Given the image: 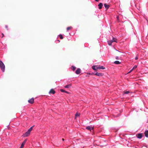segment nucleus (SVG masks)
Wrapping results in <instances>:
<instances>
[{
  "label": "nucleus",
  "instance_id": "1",
  "mask_svg": "<svg viewBox=\"0 0 148 148\" xmlns=\"http://www.w3.org/2000/svg\"><path fill=\"white\" fill-rule=\"evenodd\" d=\"M0 67L3 72H4L5 71V66L2 62L0 60Z\"/></svg>",
  "mask_w": 148,
  "mask_h": 148
},
{
  "label": "nucleus",
  "instance_id": "2",
  "mask_svg": "<svg viewBox=\"0 0 148 148\" xmlns=\"http://www.w3.org/2000/svg\"><path fill=\"white\" fill-rule=\"evenodd\" d=\"M30 133V132L27 131L24 134H23V136L24 137H27L29 135Z\"/></svg>",
  "mask_w": 148,
  "mask_h": 148
},
{
  "label": "nucleus",
  "instance_id": "3",
  "mask_svg": "<svg viewBox=\"0 0 148 148\" xmlns=\"http://www.w3.org/2000/svg\"><path fill=\"white\" fill-rule=\"evenodd\" d=\"M27 140V139H26L24 140L23 142V143L21 144L20 148H23L24 145L25 144Z\"/></svg>",
  "mask_w": 148,
  "mask_h": 148
},
{
  "label": "nucleus",
  "instance_id": "4",
  "mask_svg": "<svg viewBox=\"0 0 148 148\" xmlns=\"http://www.w3.org/2000/svg\"><path fill=\"white\" fill-rule=\"evenodd\" d=\"M92 69L94 70H97L99 69V66L97 65L93 66L92 67Z\"/></svg>",
  "mask_w": 148,
  "mask_h": 148
},
{
  "label": "nucleus",
  "instance_id": "5",
  "mask_svg": "<svg viewBox=\"0 0 148 148\" xmlns=\"http://www.w3.org/2000/svg\"><path fill=\"white\" fill-rule=\"evenodd\" d=\"M142 133H139L137 134V137L139 139H141L142 137Z\"/></svg>",
  "mask_w": 148,
  "mask_h": 148
},
{
  "label": "nucleus",
  "instance_id": "6",
  "mask_svg": "<svg viewBox=\"0 0 148 148\" xmlns=\"http://www.w3.org/2000/svg\"><path fill=\"white\" fill-rule=\"evenodd\" d=\"M55 93H56L55 91L53 89H51L49 92V94H54Z\"/></svg>",
  "mask_w": 148,
  "mask_h": 148
},
{
  "label": "nucleus",
  "instance_id": "7",
  "mask_svg": "<svg viewBox=\"0 0 148 148\" xmlns=\"http://www.w3.org/2000/svg\"><path fill=\"white\" fill-rule=\"evenodd\" d=\"M28 102L32 104L34 102V99L33 98H32L28 100Z\"/></svg>",
  "mask_w": 148,
  "mask_h": 148
},
{
  "label": "nucleus",
  "instance_id": "8",
  "mask_svg": "<svg viewBox=\"0 0 148 148\" xmlns=\"http://www.w3.org/2000/svg\"><path fill=\"white\" fill-rule=\"evenodd\" d=\"M95 75L97 76H102L103 75V74L102 73H98L97 72L95 73Z\"/></svg>",
  "mask_w": 148,
  "mask_h": 148
},
{
  "label": "nucleus",
  "instance_id": "9",
  "mask_svg": "<svg viewBox=\"0 0 148 148\" xmlns=\"http://www.w3.org/2000/svg\"><path fill=\"white\" fill-rule=\"evenodd\" d=\"M81 69L79 68H78L75 71V73L77 74H79L80 73Z\"/></svg>",
  "mask_w": 148,
  "mask_h": 148
},
{
  "label": "nucleus",
  "instance_id": "10",
  "mask_svg": "<svg viewBox=\"0 0 148 148\" xmlns=\"http://www.w3.org/2000/svg\"><path fill=\"white\" fill-rule=\"evenodd\" d=\"M86 129L88 130H91L93 129V127L90 126H88L86 127Z\"/></svg>",
  "mask_w": 148,
  "mask_h": 148
},
{
  "label": "nucleus",
  "instance_id": "11",
  "mask_svg": "<svg viewBox=\"0 0 148 148\" xmlns=\"http://www.w3.org/2000/svg\"><path fill=\"white\" fill-rule=\"evenodd\" d=\"M103 5V4L101 3H100L98 5V6H99V8L100 9H101L102 8V6Z\"/></svg>",
  "mask_w": 148,
  "mask_h": 148
},
{
  "label": "nucleus",
  "instance_id": "12",
  "mask_svg": "<svg viewBox=\"0 0 148 148\" xmlns=\"http://www.w3.org/2000/svg\"><path fill=\"white\" fill-rule=\"evenodd\" d=\"M111 41H112V43L113 42H117L116 41V39L114 38L113 37L112 38V40H110Z\"/></svg>",
  "mask_w": 148,
  "mask_h": 148
},
{
  "label": "nucleus",
  "instance_id": "13",
  "mask_svg": "<svg viewBox=\"0 0 148 148\" xmlns=\"http://www.w3.org/2000/svg\"><path fill=\"white\" fill-rule=\"evenodd\" d=\"M145 136L146 137L148 138V130H146L145 132Z\"/></svg>",
  "mask_w": 148,
  "mask_h": 148
},
{
  "label": "nucleus",
  "instance_id": "14",
  "mask_svg": "<svg viewBox=\"0 0 148 148\" xmlns=\"http://www.w3.org/2000/svg\"><path fill=\"white\" fill-rule=\"evenodd\" d=\"M104 6L105 7L106 9H108L109 7V5H107L106 3L104 4Z\"/></svg>",
  "mask_w": 148,
  "mask_h": 148
},
{
  "label": "nucleus",
  "instance_id": "15",
  "mask_svg": "<svg viewBox=\"0 0 148 148\" xmlns=\"http://www.w3.org/2000/svg\"><path fill=\"white\" fill-rule=\"evenodd\" d=\"M71 86V84H69L68 85H67L65 86H64V88H69Z\"/></svg>",
  "mask_w": 148,
  "mask_h": 148
},
{
  "label": "nucleus",
  "instance_id": "16",
  "mask_svg": "<svg viewBox=\"0 0 148 148\" xmlns=\"http://www.w3.org/2000/svg\"><path fill=\"white\" fill-rule=\"evenodd\" d=\"M72 28V27H71V26H70V27H67V28H66V31L67 32H68V31L70 29H71Z\"/></svg>",
  "mask_w": 148,
  "mask_h": 148
},
{
  "label": "nucleus",
  "instance_id": "17",
  "mask_svg": "<svg viewBox=\"0 0 148 148\" xmlns=\"http://www.w3.org/2000/svg\"><path fill=\"white\" fill-rule=\"evenodd\" d=\"M108 44L109 45H110V46H111L112 45V41H111V40H109L108 41Z\"/></svg>",
  "mask_w": 148,
  "mask_h": 148
},
{
  "label": "nucleus",
  "instance_id": "18",
  "mask_svg": "<svg viewBox=\"0 0 148 148\" xmlns=\"http://www.w3.org/2000/svg\"><path fill=\"white\" fill-rule=\"evenodd\" d=\"M105 69V68L103 66H99V69Z\"/></svg>",
  "mask_w": 148,
  "mask_h": 148
},
{
  "label": "nucleus",
  "instance_id": "19",
  "mask_svg": "<svg viewBox=\"0 0 148 148\" xmlns=\"http://www.w3.org/2000/svg\"><path fill=\"white\" fill-rule=\"evenodd\" d=\"M60 90V91L62 92H65L66 93H69L68 92L65 91V90H64V89H61Z\"/></svg>",
  "mask_w": 148,
  "mask_h": 148
},
{
  "label": "nucleus",
  "instance_id": "20",
  "mask_svg": "<svg viewBox=\"0 0 148 148\" xmlns=\"http://www.w3.org/2000/svg\"><path fill=\"white\" fill-rule=\"evenodd\" d=\"M114 64H119L121 63V62H120L119 61H116L114 62Z\"/></svg>",
  "mask_w": 148,
  "mask_h": 148
},
{
  "label": "nucleus",
  "instance_id": "21",
  "mask_svg": "<svg viewBox=\"0 0 148 148\" xmlns=\"http://www.w3.org/2000/svg\"><path fill=\"white\" fill-rule=\"evenodd\" d=\"M71 69H72L73 71H74L76 69V68L75 66H71Z\"/></svg>",
  "mask_w": 148,
  "mask_h": 148
},
{
  "label": "nucleus",
  "instance_id": "22",
  "mask_svg": "<svg viewBox=\"0 0 148 148\" xmlns=\"http://www.w3.org/2000/svg\"><path fill=\"white\" fill-rule=\"evenodd\" d=\"M58 36L61 39H62L63 38V36L62 34H60Z\"/></svg>",
  "mask_w": 148,
  "mask_h": 148
},
{
  "label": "nucleus",
  "instance_id": "23",
  "mask_svg": "<svg viewBox=\"0 0 148 148\" xmlns=\"http://www.w3.org/2000/svg\"><path fill=\"white\" fill-rule=\"evenodd\" d=\"M34 126H32V127H31L28 130V131H29V132H31V131H32V129H33V127Z\"/></svg>",
  "mask_w": 148,
  "mask_h": 148
},
{
  "label": "nucleus",
  "instance_id": "24",
  "mask_svg": "<svg viewBox=\"0 0 148 148\" xmlns=\"http://www.w3.org/2000/svg\"><path fill=\"white\" fill-rule=\"evenodd\" d=\"M137 67V65H135L134 66V67H133V68L132 69H133V70L134 69H135Z\"/></svg>",
  "mask_w": 148,
  "mask_h": 148
},
{
  "label": "nucleus",
  "instance_id": "25",
  "mask_svg": "<svg viewBox=\"0 0 148 148\" xmlns=\"http://www.w3.org/2000/svg\"><path fill=\"white\" fill-rule=\"evenodd\" d=\"M130 92L129 91H126L125 92H124V94H128V93H129Z\"/></svg>",
  "mask_w": 148,
  "mask_h": 148
},
{
  "label": "nucleus",
  "instance_id": "26",
  "mask_svg": "<svg viewBox=\"0 0 148 148\" xmlns=\"http://www.w3.org/2000/svg\"><path fill=\"white\" fill-rule=\"evenodd\" d=\"M79 116V115L77 113L75 114V118H76L77 117V116Z\"/></svg>",
  "mask_w": 148,
  "mask_h": 148
},
{
  "label": "nucleus",
  "instance_id": "27",
  "mask_svg": "<svg viewBox=\"0 0 148 148\" xmlns=\"http://www.w3.org/2000/svg\"><path fill=\"white\" fill-rule=\"evenodd\" d=\"M5 27L8 30V25H5Z\"/></svg>",
  "mask_w": 148,
  "mask_h": 148
},
{
  "label": "nucleus",
  "instance_id": "28",
  "mask_svg": "<svg viewBox=\"0 0 148 148\" xmlns=\"http://www.w3.org/2000/svg\"><path fill=\"white\" fill-rule=\"evenodd\" d=\"M138 59V57L137 56L135 58V59L136 60H137Z\"/></svg>",
  "mask_w": 148,
  "mask_h": 148
},
{
  "label": "nucleus",
  "instance_id": "29",
  "mask_svg": "<svg viewBox=\"0 0 148 148\" xmlns=\"http://www.w3.org/2000/svg\"><path fill=\"white\" fill-rule=\"evenodd\" d=\"M133 70V69H132L131 70H130V71L129 72V73H131Z\"/></svg>",
  "mask_w": 148,
  "mask_h": 148
},
{
  "label": "nucleus",
  "instance_id": "30",
  "mask_svg": "<svg viewBox=\"0 0 148 148\" xmlns=\"http://www.w3.org/2000/svg\"><path fill=\"white\" fill-rule=\"evenodd\" d=\"M119 57H118V56H117L116 57V59L117 60H118L119 59Z\"/></svg>",
  "mask_w": 148,
  "mask_h": 148
},
{
  "label": "nucleus",
  "instance_id": "31",
  "mask_svg": "<svg viewBox=\"0 0 148 148\" xmlns=\"http://www.w3.org/2000/svg\"><path fill=\"white\" fill-rule=\"evenodd\" d=\"M57 41L58 42H60V40H57Z\"/></svg>",
  "mask_w": 148,
  "mask_h": 148
},
{
  "label": "nucleus",
  "instance_id": "32",
  "mask_svg": "<svg viewBox=\"0 0 148 148\" xmlns=\"http://www.w3.org/2000/svg\"><path fill=\"white\" fill-rule=\"evenodd\" d=\"M117 19L118 20V19H119V16H117Z\"/></svg>",
  "mask_w": 148,
  "mask_h": 148
},
{
  "label": "nucleus",
  "instance_id": "33",
  "mask_svg": "<svg viewBox=\"0 0 148 148\" xmlns=\"http://www.w3.org/2000/svg\"><path fill=\"white\" fill-rule=\"evenodd\" d=\"M96 1H99V0H95Z\"/></svg>",
  "mask_w": 148,
  "mask_h": 148
},
{
  "label": "nucleus",
  "instance_id": "34",
  "mask_svg": "<svg viewBox=\"0 0 148 148\" xmlns=\"http://www.w3.org/2000/svg\"><path fill=\"white\" fill-rule=\"evenodd\" d=\"M62 140H63V141H64V139L62 138Z\"/></svg>",
  "mask_w": 148,
  "mask_h": 148
},
{
  "label": "nucleus",
  "instance_id": "35",
  "mask_svg": "<svg viewBox=\"0 0 148 148\" xmlns=\"http://www.w3.org/2000/svg\"><path fill=\"white\" fill-rule=\"evenodd\" d=\"M2 35H3V34H2Z\"/></svg>",
  "mask_w": 148,
  "mask_h": 148
}]
</instances>
